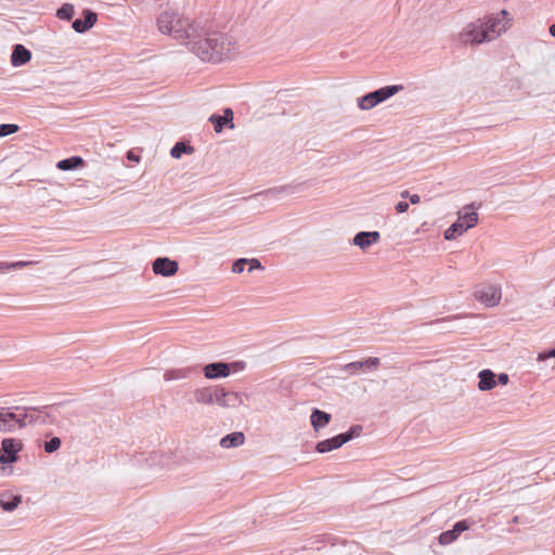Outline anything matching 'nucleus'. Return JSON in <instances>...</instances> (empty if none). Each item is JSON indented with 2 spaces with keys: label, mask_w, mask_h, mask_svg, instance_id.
<instances>
[{
  "label": "nucleus",
  "mask_w": 555,
  "mask_h": 555,
  "mask_svg": "<svg viewBox=\"0 0 555 555\" xmlns=\"http://www.w3.org/2000/svg\"><path fill=\"white\" fill-rule=\"evenodd\" d=\"M219 385H206L196 387L192 391V398L194 403L202 406H208L216 404L218 401Z\"/></svg>",
  "instance_id": "nucleus-8"
},
{
  "label": "nucleus",
  "mask_w": 555,
  "mask_h": 555,
  "mask_svg": "<svg viewBox=\"0 0 555 555\" xmlns=\"http://www.w3.org/2000/svg\"><path fill=\"white\" fill-rule=\"evenodd\" d=\"M11 262H0V274H4L12 270V267H10Z\"/></svg>",
  "instance_id": "nucleus-37"
},
{
  "label": "nucleus",
  "mask_w": 555,
  "mask_h": 555,
  "mask_svg": "<svg viewBox=\"0 0 555 555\" xmlns=\"http://www.w3.org/2000/svg\"><path fill=\"white\" fill-rule=\"evenodd\" d=\"M478 222V214L476 211L460 214L457 220L444 231V238L448 241L455 240L467 230L474 228Z\"/></svg>",
  "instance_id": "nucleus-6"
},
{
  "label": "nucleus",
  "mask_w": 555,
  "mask_h": 555,
  "mask_svg": "<svg viewBox=\"0 0 555 555\" xmlns=\"http://www.w3.org/2000/svg\"><path fill=\"white\" fill-rule=\"evenodd\" d=\"M509 27L508 12L502 10L495 15L478 18L468 23L460 33L464 43L480 44L492 41Z\"/></svg>",
  "instance_id": "nucleus-1"
},
{
  "label": "nucleus",
  "mask_w": 555,
  "mask_h": 555,
  "mask_svg": "<svg viewBox=\"0 0 555 555\" xmlns=\"http://www.w3.org/2000/svg\"><path fill=\"white\" fill-rule=\"evenodd\" d=\"M18 131V126L15 124H2L0 125V138L13 134Z\"/></svg>",
  "instance_id": "nucleus-28"
},
{
  "label": "nucleus",
  "mask_w": 555,
  "mask_h": 555,
  "mask_svg": "<svg viewBox=\"0 0 555 555\" xmlns=\"http://www.w3.org/2000/svg\"><path fill=\"white\" fill-rule=\"evenodd\" d=\"M380 364V360L376 357L367 358L363 361H354L347 363L341 366V371L350 374L356 375L359 372H372L376 371Z\"/></svg>",
  "instance_id": "nucleus-10"
},
{
  "label": "nucleus",
  "mask_w": 555,
  "mask_h": 555,
  "mask_svg": "<svg viewBox=\"0 0 555 555\" xmlns=\"http://www.w3.org/2000/svg\"><path fill=\"white\" fill-rule=\"evenodd\" d=\"M195 369L192 366L177 367L168 370L164 373V379L166 382L181 380L189 378Z\"/></svg>",
  "instance_id": "nucleus-19"
},
{
  "label": "nucleus",
  "mask_w": 555,
  "mask_h": 555,
  "mask_svg": "<svg viewBox=\"0 0 555 555\" xmlns=\"http://www.w3.org/2000/svg\"><path fill=\"white\" fill-rule=\"evenodd\" d=\"M245 436L243 433L236 431L224 436L220 440V446L224 449L236 448L244 443Z\"/></svg>",
  "instance_id": "nucleus-23"
},
{
  "label": "nucleus",
  "mask_w": 555,
  "mask_h": 555,
  "mask_svg": "<svg viewBox=\"0 0 555 555\" xmlns=\"http://www.w3.org/2000/svg\"><path fill=\"white\" fill-rule=\"evenodd\" d=\"M23 443L20 439L5 438L1 442L0 462L3 464L14 463L17 460V453L22 450Z\"/></svg>",
  "instance_id": "nucleus-9"
},
{
  "label": "nucleus",
  "mask_w": 555,
  "mask_h": 555,
  "mask_svg": "<svg viewBox=\"0 0 555 555\" xmlns=\"http://www.w3.org/2000/svg\"><path fill=\"white\" fill-rule=\"evenodd\" d=\"M37 263L36 261H14V262H11L10 263V267H12V270H17V269H23L27 266H30V264H35Z\"/></svg>",
  "instance_id": "nucleus-35"
},
{
  "label": "nucleus",
  "mask_w": 555,
  "mask_h": 555,
  "mask_svg": "<svg viewBox=\"0 0 555 555\" xmlns=\"http://www.w3.org/2000/svg\"><path fill=\"white\" fill-rule=\"evenodd\" d=\"M513 521L517 522L518 521V517H514Z\"/></svg>",
  "instance_id": "nucleus-43"
},
{
  "label": "nucleus",
  "mask_w": 555,
  "mask_h": 555,
  "mask_svg": "<svg viewBox=\"0 0 555 555\" xmlns=\"http://www.w3.org/2000/svg\"><path fill=\"white\" fill-rule=\"evenodd\" d=\"M300 185L289 184V185H283L279 189H274L272 192L275 193H283V194H294L298 191Z\"/></svg>",
  "instance_id": "nucleus-32"
},
{
  "label": "nucleus",
  "mask_w": 555,
  "mask_h": 555,
  "mask_svg": "<svg viewBox=\"0 0 555 555\" xmlns=\"http://www.w3.org/2000/svg\"><path fill=\"white\" fill-rule=\"evenodd\" d=\"M204 376L208 379H218L221 377H228L231 374V369L228 363L214 362L203 367Z\"/></svg>",
  "instance_id": "nucleus-13"
},
{
  "label": "nucleus",
  "mask_w": 555,
  "mask_h": 555,
  "mask_svg": "<svg viewBox=\"0 0 555 555\" xmlns=\"http://www.w3.org/2000/svg\"><path fill=\"white\" fill-rule=\"evenodd\" d=\"M157 28L183 44H190L197 37V25L176 10H165L157 17Z\"/></svg>",
  "instance_id": "nucleus-3"
},
{
  "label": "nucleus",
  "mask_w": 555,
  "mask_h": 555,
  "mask_svg": "<svg viewBox=\"0 0 555 555\" xmlns=\"http://www.w3.org/2000/svg\"><path fill=\"white\" fill-rule=\"evenodd\" d=\"M127 158L129 160H132V162H135V163H139L140 162V157L134 155L132 152H128L127 154Z\"/></svg>",
  "instance_id": "nucleus-40"
},
{
  "label": "nucleus",
  "mask_w": 555,
  "mask_h": 555,
  "mask_svg": "<svg viewBox=\"0 0 555 555\" xmlns=\"http://www.w3.org/2000/svg\"><path fill=\"white\" fill-rule=\"evenodd\" d=\"M548 31L553 37H555V24L550 26Z\"/></svg>",
  "instance_id": "nucleus-41"
},
{
  "label": "nucleus",
  "mask_w": 555,
  "mask_h": 555,
  "mask_svg": "<svg viewBox=\"0 0 555 555\" xmlns=\"http://www.w3.org/2000/svg\"><path fill=\"white\" fill-rule=\"evenodd\" d=\"M247 264V258H240L235 260L232 264V272L242 273L245 270V266Z\"/></svg>",
  "instance_id": "nucleus-31"
},
{
  "label": "nucleus",
  "mask_w": 555,
  "mask_h": 555,
  "mask_svg": "<svg viewBox=\"0 0 555 555\" xmlns=\"http://www.w3.org/2000/svg\"><path fill=\"white\" fill-rule=\"evenodd\" d=\"M475 298L486 307H495L500 304L501 287L494 284H481L475 289Z\"/></svg>",
  "instance_id": "nucleus-7"
},
{
  "label": "nucleus",
  "mask_w": 555,
  "mask_h": 555,
  "mask_svg": "<svg viewBox=\"0 0 555 555\" xmlns=\"http://www.w3.org/2000/svg\"><path fill=\"white\" fill-rule=\"evenodd\" d=\"M247 264L249 266L247 270L248 272H253L256 269H263L261 262L256 258L247 259Z\"/></svg>",
  "instance_id": "nucleus-34"
},
{
  "label": "nucleus",
  "mask_w": 555,
  "mask_h": 555,
  "mask_svg": "<svg viewBox=\"0 0 555 555\" xmlns=\"http://www.w3.org/2000/svg\"><path fill=\"white\" fill-rule=\"evenodd\" d=\"M349 441V437H343L340 434L330 439L322 440L317 443L315 450L319 453H326L339 449Z\"/></svg>",
  "instance_id": "nucleus-16"
},
{
  "label": "nucleus",
  "mask_w": 555,
  "mask_h": 555,
  "mask_svg": "<svg viewBox=\"0 0 555 555\" xmlns=\"http://www.w3.org/2000/svg\"><path fill=\"white\" fill-rule=\"evenodd\" d=\"M478 377V389L481 391L491 390L496 386L495 374L489 369L480 371Z\"/></svg>",
  "instance_id": "nucleus-20"
},
{
  "label": "nucleus",
  "mask_w": 555,
  "mask_h": 555,
  "mask_svg": "<svg viewBox=\"0 0 555 555\" xmlns=\"http://www.w3.org/2000/svg\"><path fill=\"white\" fill-rule=\"evenodd\" d=\"M31 57V53L22 44H16L11 55V62L14 66H21L27 63Z\"/></svg>",
  "instance_id": "nucleus-21"
},
{
  "label": "nucleus",
  "mask_w": 555,
  "mask_h": 555,
  "mask_svg": "<svg viewBox=\"0 0 555 555\" xmlns=\"http://www.w3.org/2000/svg\"><path fill=\"white\" fill-rule=\"evenodd\" d=\"M82 164L83 159L80 156H73L57 162L56 168L63 171H68L82 166Z\"/></svg>",
  "instance_id": "nucleus-25"
},
{
  "label": "nucleus",
  "mask_w": 555,
  "mask_h": 555,
  "mask_svg": "<svg viewBox=\"0 0 555 555\" xmlns=\"http://www.w3.org/2000/svg\"><path fill=\"white\" fill-rule=\"evenodd\" d=\"M60 447H61V439L57 437H54L44 443V451L48 453H52V452L59 450Z\"/></svg>",
  "instance_id": "nucleus-30"
},
{
  "label": "nucleus",
  "mask_w": 555,
  "mask_h": 555,
  "mask_svg": "<svg viewBox=\"0 0 555 555\" xmlns=\"http://www.w3.org/2000/svg\"><path fill=\"white\" fill-rule=\"evenodd\" d=\"M233 120V111L231 108H225L223 115H211L209 117V121L214 124V128L216 132H221L222 128L225 124L232 122Z\"/></svg>",
  "instance_id": "nucleus-22"
},
{
  "label": "nucleus",
  "mask_w": 555,
  "mask_h": 555,
  "mask_svg": "<svg viewBox=\"0 0 555 555\" xmlns=\"http://www.w3.org/2000/svg\"><path fill=\"white\" fill-rule=\"evenodd\" d=\"M188 150H191L184 143L178 142L170 151V155L173 158H180L182 153H185Z\"/></svg>",
  "instance_id": "nucleus-29"
},
{
  "label": "nucleus",
  "mask_w": 555,
  "mask_h": 555,
  "mask_svg": "<svg viewBox=\"0 0 555 555\" xmlns=\"http://www.w3.org/2000/svg\"><path fill=\"white\" fill-rule=\"evenodd\" d=\"M83 16H85V20H75L73 22V29L78 33V34H83L86 33L87 30H89L90 28H92L94 26V24L96 23L98 21V15L96 13L90 11V10H85L83 11Z\"/></svg>",
  "instance_id": "nucleus-17"
},
{
  "label": "nucleus",
  "mask_w": 555,
  "mask_h": 555,
  "mask_svg": "<svg viewBox=\"0 0 555 555\" xmlns=\"http://www.w3.org/2000/svg\"><path fill=\"white\" fill-rule=\"evenodd\" d=\"M27 412L25 408H1L0 409V431L8 433L26 426Z\"/></svg>",
  "instance_id": "nucleus-4"
},
{
  "label": "nucleus",
  "mask_w": 555,
  "mask_h": 555,
  "mask_svg": "<svg viewBox=\"0 0 555 555\" xmlns=\"http://www.w3.org/2000/svg\"><path fill=\"white\" fill-rule=\"evenodd\" d=\"M186 46L191 52L204 62H220L237 52V47L232 37L225 34L212 33L203 38L198 28L197 37Z\"/></svg>",
  "instance_id": "nucleus-2"
},
{
  "label": "nucleus",
  "mask_w": 555,
  "mask_h": 555,
  "mask_svg": "<svg viewBox=\"0 0 555 555\" xmlns=\"http://www.w3.org/2000/svg\"><path fill=\"white\" fill-rule=\"evenodd\" d=\"M379 240L380 234L378 231H361L353 236L352 244L361 250H366L377 244Z\"/></svg>",
  "instance_id": "nucleus-12"
},
{
  "label": "nucleus",
  "mask_w": 555,
  "mask_h": 555,
  "mask_svg": "<svg viewBox=\"0 0 555 555\" xmlns=\"http://www.w3.org/2000/svg\"><path fill=\"white\" fill-rule=\"evenodd\" d=\"M362 431V427L360 425H354L352 427H350V429L347 431V433H344V434H340L343 437H349V441L354 438V437H358Z\"/></svg>",
  "instance_id": "nucleus-33"
},
{
  "label": "nucleus",
  "mask_w": 555,
  "mask_h": 555,
  "mask_svg": "<svg viewBox=\"0 0 555 555\" xmlns=\"http://www.w3.org/2000/svg\"><path fill=\"white\" fill-rule=\"evenodd\" d=\"M332 420L330 413L321 411L319 409H313L310 415V423L314 431H320L325 428Z\"/></svg>",
  "instance_id": "nucleus-18"
},
{
  "label": "nucleus",
  "mask_w": 555,
  "mask_h": 555,
  "mask_svg": "<svg viewBox=\"0 0 555 555\" xmlns=\"http://www.w3.org/2000/svg\"><path fill=\"white\" fill-rule=\"evenodd\" d=\"M357 104L362 111H369L375 107L369 93L358 98Z\"/></svg>",
  "instance_id": "nucleus-27"
},
{
  "label": "nucleus",
  "mask_w": 555,
  "mask_h": 555,
  "mask_svg": "<svg viewBox=\"0 0 555 555\" xmlns=\"http://www.w3.org/2000/svg\"><path fill=\"white\" fill-rule=\"evenodd\" d=\"M410 198V203L415 205V204H418L421 202V197L418 194H412L409 196Z\"/></svg>",
  "instance_id": "nucleus-39"
},
{
  "label": "nucleus",
  "mask_w": 555,
  "mask_h": 555,
  "mask_svg": "<svg viewBox=\"0 0 555 555\" xmlns=\"http://www.w3.org/2000/svg\"><path fill=\"white\" fill-rule=\"evenodd\" d=\"M153 273L164 278H170L177 274L179 264L176 260L168 257H158L152 263Z\"/></svg>",
  "instance_id": "nucleus-11"
},
{
  "label": "nucleus",
  "mask_w": 555,
  "mask_h": 555,
  "mask_svg": "<svg viewBox=\"0 0 555 555\" xmlns=\"http://www.w3.org/2000/svg\"><path fill=\"white\" fill-rule=\"evenodd\" d=\"M467 529H469V522L467 520L457 521L451 530L444 531L439 535V543L441 545L451 544Z\"/></svg>",
  "instance_id": "nucleus-15"
},
{
  "label": "nucleus",
  "mask_w": 555,
  "mask_h": 555,
  "mask_svg": "<svg viewBox=\"0 0 555 555\" xmlns=\"http://www.w3.org/2000/svg\"><path fill=\"white\" fill-rule=\"evenodd\" d=\"M403 90V86L401 85H391L382 87L373 92H370V96L372 99V102L374 106L385 102L386 100L390 99L391 96L396 95L398 92Z\"/></svg>",
  "instance_id": "nucleus-14"
},
{
  "label": "nucleus",
  "mask_w": 555,
  "mask_h": 555,
  "mask_svg": "<svg viewBox=\"0 0 555 555\" xmlns=\"http://www.w3.org/2000/svg\"><path fill=\"white\" fill-rule=\"evenodd\" d=\"M249 396L245 392L227 389L219 386V395L217 405L224 410H237L247 406Z\"/></svg>",
  "instance_id": "nucleus-5"
},
{
  "label": "nucleus",
  "mask_w": 555,
  "mask_h": 555,
  "mask_svg": "<svg viewBox=\"0 0 555 555\" xmlns=\"http://www.w3.org/2000/svg\"><path fill=\"white\" fill-rule=\"evenodd\" d=\"M408 196H410L409 191L401 192V197H408Z\"/></svg>",
  "instance_id": "nucleus-42"
},
{
  "label": "nucleus",
  "mask_w": 555,
  "mask_h": 555,
  "mask_svg": "<svg viewBox=\"0 0 555 555\" xmlns=\"http://www.w3.org/2000/svg\"><path fill=\"white\" fill-rule=\"evenodd\" d=\"M75 9L73 4L65 3L57 11L56 16L63 21H69L74 16Z\"/></svg>",
  "instance_id": "nucleus-26"
},
{
  "label": "nucleus",
  "mask_w": 555,
  "mask_h": 555,
  "mask_svg": "<svg viewBox=\"0 0 555 555\" xmlns=\"http://www.w3.org/2000/svg\"><path fill=\"white\" fill-rule=\"evenodd\" d=\"M498 382L502 385H506L508 383V375L506 373L499 374Z\"/></svg>",
  "instance_id": "nucleus-38"
},
{
  "label": "nucleus",
  "mask_w": 555,
  "mask_h": 555,
  "mask_svg": "<svg viewBox=\"0 0 555 555\" xmlns=\"http://www.w3.org/2000/svg\"><path fill=\"white\" fill-rule=\"evenodd\" d=\"M21 502V495L3 494L0 499V506L5 512H12L20 505Z\"/></svg>",
  "instance_id": "nucleus-24"
},
{
  "label": "nucleus",
  "mask_w": 555,
  "mask_h": 555,
  "mask_svg": "<svg viewBox=\"0 0 555 555\" xmlns=\"http://www.w3.org/2000/svg\"><path fill=\"white\" fill-rule=\"evenodd\" d=\"M409 209V204L406 202H399L396 205V211L399 214H403Z\"/></svg>",
  "instance_id": "nucleus-36"
}]
</instances>
